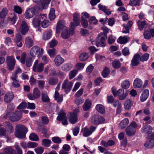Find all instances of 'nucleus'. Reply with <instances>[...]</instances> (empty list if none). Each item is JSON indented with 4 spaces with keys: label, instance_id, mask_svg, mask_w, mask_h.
Listing matches in <instances>:
<instances>
[{
    "label": "nucleus",
    "instance_id": "052dcab7",
    "mask_svg": "<svg viewBox=\"0 0 154 154\" xmlns=\"http://www.w3.org/2000/svg\"><path fill=\"white\" fill-rule=\"evenodd\" d=\"M140 2V0H130V5L134 6L137 5H139Z\"/></svg>",
    "mask_w": 154,
    "mask_h": 154
},
{
    "label": "nucleus",
    "instance_id": "13d9d810",
    "mask_svg": "<svg viewBox=\"0 0 154 154\" xmlns=\"http://www.w3.org/2000/svg\"><path fill=\"white\" fill-rule=\"evenodd\" d=\"M89 23L91 24H96L98 23L97 20L94 17H91L89 19Z\"/></svg>",
    "mask_w": 154,
    "mask_h": 154
},
{
    "label": "nucleus",
    "instance_id": "c85d7f7f",
    "mask_svg": "<svg viewBox=\"0 0 154 154\" xmlns=\"http://www.w3.org/2000/svg\"><path fill=\"white\" fill-rule=\"evenodd\" d=\"M130 38L127 36L120 37L117 39V42L121 44H125L129 40Z\"/></svg>",
    "mask_w": 154,
    "mask_h": 154
},
{
    "label": "nucleus",
    "instance_id": "7c9ffc66",
    "mask_svg": "<svg viewBox=\"0 0 154 154\" xmlns=\"http://www.w3.org/2000/svg\"><path fill=\"white\" fill-rule=\"evenodd\" d=\"M133 104V102L130 100H127L125 103L124 106L125 109L126 110H129Z\"/></svg>",
    "mask_w": 154,
    "mask_h": 154
},
{
    "label": "nucleus",
    "instance_id": "dca6fc26",
    "mask_svg": "<svg viewBox=\"0 0 154 154\" xmlns=\"http://www.w3.org/2000/svg\"><path fill=\"white\" fill-rule=\"evenodd\" d=\"M35 9L33 8L27 10L24 14L25 17L27 19L32 18L35 14Z\"/></svg>",
    "mask_w": 154,
    "mask_h": 154
},
{
    "label": "nucleus",
    "instance_id": "4468645a",
    "mask_svg": "<svg viewBox=\"0 0 154 154\" xmlns=\"http://www.w3.org/2000/svg\"><path fill=\"white\" fill-rule=\"evenodd\" d=\"M96 128V127L92 126L90 127V130L86 127L84 129L83 136L85 137L88 136L95 130Z\"/></svg>",
    "mask_w": 154,
    "mask_h": 154
},
{
    "label": "nucleus",
    "instance_id": "864d4df0",
    "mask_svg": "<svg viewBox=\"0 0 154 154\" xmlns=\"http://www.w3.org/2000/svg\"><path fill=\"white\" fill-rule=\"evenodd\" d=\"M42 100L43 102L45 103H47L49 102L50 99L46 94L42 93Z\"/></svg>",
    "mask_w": 154,
    "mask_h": 154
},
{
    "label": "nucleus",
    "instance_id": "5701e85b",
    "mask_svg": "<svg viewBox=\"0 0 154 154\" xmlns=\"http://www.w3.org/2000/svg\"><path fill=\"white\" fill-rule=\"evenodd\" d=\"M144 146L148 149L153 147H154V140L148 138V140L145 142Z\"/></svg>",
    "mask_w": 154,
    "mask_h": 154
},
{
    "label": "nucleus",
    "instance_id": "f704fd0d",
    "mask_svg": "<svg viewBox=\"0 0 154 154\" xmlns=\"http://www.w3.org/2000/svg\"><path fill=\"white\" fill-rule=\"evenodd\" d=\"M129 120L128 119L125 118L122 120L120 123L119 127L121 128H125L128 124Z\"/></svg>",
    "mask_w": 154,
    "mask_h": 154
},
{
    "label": "nucleus",
    "instance_id": "2eb2a0df",
    "mask_svg": "<svg viewBox=\"0 0 154 154\" xmlns=\"http://www.w3.org/2000/svg\"><path fill=\"white\" fill-rule=\"evenodd\" d=\"M52 35V31L50 29L45 32L43 34L42 38L45 41H47L50 39Z\"/></svg>",
    "mask_w": 154,
    "mask_h": 154
},
{
    "label": "nucleus",
    "instance_id": "e2e57ef3",
    "mask_svg": "<svg viewBox=\"0 0 154 154\" xmlns=\"http://www.w3.org/2000/svg\"><path fill=\"white\" fill-rule=\"evenodd\" d=\"M112 65L114 67H120L121 63L119 60H115L112 63Z\"/></svg>",
    "mask_w": 154,
    "mask_h": 154
},
{
    "label": "nucleus",
    "instance_id": "a18cd8bd",
    "mask_svg": "<svg viewBox=\"0 0 154 154\" xmlns=\"http://www.w3.org/2000/svg\"><path fill=\"white\" fill-rule=\"evenodd\" d=\"M14 108L15 106L13 103L9 104L7 109V113H6V115L8 116L9 114L11 112L14 110Z\"/></svg>",
    "mask_w": 154,
    "mask_h": 154
},
{
    "label": "nucleus",
    "instance_id": "c756f323",
    "mask_svg": "<svg viewBox=\"0 0 154 154\" xmlns=\"http://www.w3.org/2000/svg\"><path fill=\"white\" fill-rule=\"evenodd\" d=\"M46 18L42 19L40 23L41 26L43 28H47L50 24V21L48 20H46Z\"/></svg>",
    "mask_w": 154,
    "mask_h": 154
},
{
    "label": "nucleus",
    "instance_id": "de8ad7c7",
    "mask_svg": "<svg viewBox=\"0 0 154 154\" xmlns=\"http://www.w3.org/2000/svg\"><path fill=\"white\" fill-rule=\"evenodd\" d=\"M33 94L37 99L40 97L41 94L40 90L37 88H35L34 89Z\"/></svg>",
    "mask_w": 154,
    "mask_h": 154
},
{
    "label": "nucleus",
    "instance_id": "ddd939ff",
    "mask_svg": "<svg viewBox=\"0 0 154 154\" xmlns=\"http://www.w3.org/2000/svg\"><path fill=\"white\" fill-rule=\"evenodd\" d=\"M69 122L72 124L75 123L78 120L77 115L74 113H69L67 116Z\"/></svg>",
    "mask_w": 154,
    "mask_h": 154
},
{
    "label": "nucleus",
    "instance_id": "20e7f679",
    "mask_svg": "<svg viewBox=\"0 0 154 154\" xmlns=\"http://www.w3.org/2000/svg\"><path fill=\"white\" fill-rule=\"evenodd\" d=\"M107 35L105 33H101L98 36L96 42L97 47H104L106 46L105 40Z\"/></svg>",
    "mask_w": 154,
    "mask_h": 154
},
{
    "label": "nucleus",
    "instance_id": "0eeeda50",
    "mask_svg": "<svg viewBox=\"0 0 154 154\" xmlns=\"http://www.w3.org/2000/svg\"><path fill=\"white\" fill-rule=\"evenodd\" d=\"M46 14H43L34 17L32 20V23L33 26L35 27H38L40 24L42 19L46 18Z\"/></svg>",
    "mask_w": 154,
    "mask_h": 154
},
{
    "label": "nucleus",
    "instance_id": "9d476101",
    "mask_svg": "<svg viewBox=\"0 0 154 154\" xmlns=\"http://www.w3.org/2000/svg\"><path fill=\"white\" fill-rule=\"evenodd\" d=\"M72 83L71 82H68L67 79L65 80L62 84V88L65 89V92L68 93L71 90L72 86Z\"/></svg>",
    "mask_w": 154,
    "mask_h": 154
},
{
    "label": "nucleus",
    "instance_id": "c03bdc74",
    "mask_svg": "<svg viewBox=\"0 0 154 154\" xmlns=\"http://www.w3.org/2000/svg\"><path fill=\"white\" fill-rule=\"evenodd\" d=\"M122 87L125 89H128L130 85V82L128 80L123 81L121 83Z\"/></svg>",
    "mask_w": 154,
    "mask_h": 154
},
{
    "label": "nucleus",
    "instance_id": "3c124183",
    "mask_svg": "<svg viewBox=\"0 0 154 154\" xmlns=\"http://www.w3.org/2000/svg\"><path fill=\"white\" fill-rule=\"evenodd\" d=\"M29 137L30 139L32 140L37 141L39 140V137L38 136L34 133L30 134Z\"/></svg>",
    "mask_w": 154,
    "mask_h": 154
},
{
    "label": "nucleus",
    "instance_id": "4c0bfd02",
    "mask_svg": "<svg viewBox=\"0 0 154 154\" xmlns=\"http://www.w3.org/2000/svg\"><path fill=\"white\" fill-rule=\"evenodd\" d=\"M58 82L57 79L55 77H51L48 80V83L50 85H55Z\"/></svg>",
    "mask_w": 154,
    "mask_h": 154
},
{
    "label": "nucleus",
    "instance_id": "2f4dec72",
    "mask_svg": "<svg viewBox=\"0 0 154 154\" xmlns=\"http://www.w3.org/2000/svg\"><path fill=\"white\" fill-rule=\"evenodd\" d=\"M96 110L99 112L103 114L105 112V108L104 106L100 104H98L96 106Z\"/></svg>",
    "mask_w": 154,
    "mask_h": 154
},
{
    "label": "nucleus",
    "instance_id": "393cba45",
    "mask_svg": "<svg viewBox=\"0 0 154 154\" xmlns=\"http://www.w3.org/2000/svg\"><path fill=\"white\" fill-rule=\"evenodd\" d=\"M101 143L104 147L107 148L114 145L115 142L112 140H109L107 142L103 140L101 141Z\"/></svg>",
    "mask_w": 154,
    "mask_h": 154
},
{
    "label": "nucleus",
    "instance_id": "bf43d9fd",
    "mask_svg": "<svg viewBox=\"0 0 154 154\" xmlns=\"http://www.w3.org/2000/svg\"><path fill=\"white\" fill-rule=\"evenodd\" d=\"M26 54L25 52H23L20 58V62L23 64L25 63V61L26 60Z\"/></svg>",
    "mask_w": 154,
    "mask_h": 154
},
{
    "label": "nucleus",
    "instance_id": "423d86ee",
    "mask_svg": "<svg viewBox=\"0 0 154 154\" xmlns=\"http://www.w3.org/2000/svg\"><path fill=\"white\" fill-rule=\"evenodd\" d=\"M9 119L12 122H16L20 120L22 115V112L21 111H17L15 112H12L10 114Z\"/></svg>",
    "mask_w": 154,
    "mask_h": 154
},
{
    "label": "nucleus",
    "instance_id": "bb28decb",
    "mask_svg": "<svg viewBox=\"0 0 154 154\" xmlns=\"http://www.w3.org/2000/svg\"><path fill=\"white\" fill-rule=\"evenodd\" d=\"M54 99L58 103H60L63 100V95L62 94L60 95L58 91H56L55 92Z\"/></svg>",
    "mask_w": 154,
    "mask_h": 154
},
{
    "label": "nucleus",
    "instance_id": "f3484780",
    "mask_svg": "<svg viewBox=\"0 0 154 154\" xmlns=\"http://www.w3.org/2000/svg\"><path fill=\"white\" fill-rule=\"evenodd\" d=\"M14 96V94L12 92L6 93L4 96V101L7 103H10L12 100Z\"/></svg>",
    "mask_w": 154,
    "mask_h": 154
},
{
    "label": "nucleus",
    "instance_id": "e433bc0d",
    "mask_svg": "<svg viewBox=\"0 0 154 154\" xmlns=\"http://www.w3.org/2000/svg\"><path fill=\"white\" fill-rule=\"evenodd\" d=\"M55 17L54 9L53 8H51L49 14V18L50 20H52L55 18Z\"/></svg>",
    "mask_w": 154,
    "mask_h": 154
},
{
    "label": "nucleus",
    "instance_id": "680f3d73",
    "mask_svg": "<svg viewBox=\"0 0 154 154\" xmlns=\"http://www.w3.org/2000/svg\"><path fill=\"white\" fill-rule=\"evenodd\" d=\"M7 10L5 8L3 9L0 12V17L1 18H4L7 14Z\"/></svg>",
    "mask_w": 154,
    "mask_h": 154
},
{
    "label": "nucleus",
    "instance_id": "7ed1b4c3",
    "mask_svg": "<svg viewBox=\"0 0 154 154\" xmlns=\"http://www.w3.org/2000/svg\"><path fill=\"white\" fill-rule=\"evenodd\" d=\"M44 50L37 46H34L31 49L30 52V55L32 57H35L38 55V58H40L41 55L43 54Z\"/></svg>",
    "mask_w": 154,
    "mask_h": 154
},
{
    "label": "nucleus",
    "instance_id": "a211bd4d",
    "mask_svg": "<svg viewBox=\"0 0 154 154\" xmlns=\"http://www.w3.org/2000/svg\"><path fill=\"white\" fill-rule=\"evenodd\" d=\"M54 61L55 64L57 66H59L62 64L65 60L60 55H58L55 57Z\"/></svg>",
    "mask_w": 154,
    "mask_h": 154
},
{
    "label": "nucleus",
    "instance_id": "f03ea898",
    "mask_svg": "<svg viewBox=\"0 0 154 154\" xmlns=\"http://www.w3.org/2000/svg\"><path fill=\"white\" fill-rule=\"evenodd\" d=\"M27 131L28 129L25 126L18 125L16 126L15 136L18 138H24L26 137V134Z\"/></svg>",
    "mask_w": 154,
    "mask_h": 154
},
{
    "label": "nucleus",
    "instance_id": "f8f14e48",
    "mask_svg": "<svg viewBox=\"0 0 154 154\" xmlns=\"http://www.w3.org/2000/svg\"><path fill=\"white\" fill-rule=\"evenodd\" d=\"M6 63L9 67H14L15 66L16 60L13 56H8L7 57Z\"/></svg>",
    "mask_w": 154,
    "mask_h": 154
},
{
    "label": "nucleus",
    "instance_id": "72a5a7b5",
    "mask_svg": "<svg viewBox=\"0 0 154 154\" xmlns=\"http://www.w3.org/2000/svg\"><path fill=\"white\" fill-rule=\"evenodd\" d=\"M66 114L63 112L60 111L58 113V116L57 117V119L60 121H61L62 120L66 119Z\"/></svg>",
    "mask_w": 154,
    "mask_h": 154
},
{
    "label": "nucleus",
    "instance_id": "4be33fe9",
    "mask_svg": "<svg viewBox=\"0 0 154 154\" xmlns=\"http://www.w3.org/2000/svg\"><path fill=\"white\" fill-rule=\"evenodd\" d=\"M34 44L33 40L30 37H27L25 39V45L26 47L30 48Z\"/></svg>",
    "mask_w": 154,
    "mask_h": 154
},
{
    "label": "nucleus",
    "instance_id": "412c9836",
    "mask_svg": "<svg viewBox=\"0 0 154 154\" xmlns=\"http://www.w3.org/2000/svg\"><path fill=\"white\" fill-rule=\"evenodd\" d=\"M152 128L150 125H146L142 128V132L146 134H149L152 131Z\"/></svg>",
    "mask_w": 154,
    "mask_h": 154
},
{
    "label": "nucleus",
    "instance_id": "c9c22d12",
    "mask_svg": "<svg viewBox=\"0 0 154 154\" xmlns=\"http://www.w3.org/2000/svg\"><path fill=\"white\" fill-rule=\"evenodd\" d=\"M51 141L50 140L47 139H44L42 140V144L45 147H49L51 143Z\"/></svg>",
    "mask_w": 154,
    "mask_h": 154
},
{
    "label": "nucleus",
    "instance_id": "8fccbe9b",
    "mask_svg": "<svg viewBox=\"0 0 154 154\" xmlns=\"http://www.w3.org/2000/svg\"><path fill=\"white\" fill-rule=\"evenodd\" d=\"M137 23L139 28L140 30H141L144 26L146 24V22L144 20L142 21H141L140 20H138L137 21Z\"/></svg>",
    "mask_w": 154,
    "mask_h": 154
},
{
    "label": "nucleus",
    "instance_id": "cd10ccee",
    "mask_svg": "<svg viewBox=\"0 0 154 154\" xmlns=\"http://www.w3.org/2000/svg\"><path fill=\"white\" fill-rule=\"evenodd\" d=\"M143 85L142 80L139 78H136L134 80L133 83V86L135 88H140Z\"/></svg>",
    "mask_w": 154,
    "mask_h": 154
},
{
    "label": "nucleus",
    "instance_id": "5fc2aeb1",
    "mask_svg": "<svg viewBox=\"0 0 154 154\" xmlns=\"http://www.w3.org/2000/svg\"><path fill=\"white\" fill-rule=\"evenodd\" d=\"M44 64L42 63H39V61L38 60H36L33 65V67H43Z\"/></svg>",
    "mask_w": 154,
    "mask_h": 154
},
{
    "label": "nucleus",
    "instance_id": "4d7b16f0",
    "mask_svg": "<svg viewBox=\"0 0 154 154\" xmlns=\"http://www.w3.org/2000/svg\"><path fill=\"white\" fill-rule=\"evenodd\" d=\"M116 39V38L115 37L112 35H110L108 38V44L111 45L113 43Z\"/></svg>",
    "mask_w": 154,
    "mask_h": 154
},
{
    "label": "nucleus",
    "instance_id": "473e14b6",
    "mask_svg": "<svg viewBox=\"0 0 154 154\" xmlns=\"http://www.w3.org/2000/svg\"><path fill=\"white\" fill-rule=\"evenodd\" d=\"M98 6L100 10L102 11L106 14L109 15L110 14V11L109 9H107L105 6H103L100 4H98Z\"/></svg>",
    "mask_w": 154,
    "mask_h": 154
},
{
    "label": "nucleus",
    "instance_id": "49530a36",
    "mask_svg": "<svg viewBox=\"0 0 154 154\" xmlns=\"http://www.w3.org/2000/svg\"><path fill=\"white\" fill-rule=\"evenodd\" d=\"M3 151L5 154H14L15 152L14 150L10 147L5 148L4 149Z\"/></svg>",
    "mask_w": 154,
    "mask_h": 154
},
{
    "label": "nucleus",
    "instance_id": "09e8293b",
    "mask_svg": "<svg viewBox=\"0 0 154 154\" xmlns=\"http://www.w3.org/2000/svg\"><path fill=\"white\" fill-rule=\"evenodd\" d=\"M110 72V71L109 68H105L102 72V75L103 77H107Z\"/></svg>",
    "mask_w": 154,
    "mask_h": 154
},
{
    "label": "nucleus",
    "instance_id": "9b49d317",
    "mask_svg": "<svg viewBox=\"0 0 154 154\" xmlns=\"http://www.w3.org/2000/svg\"><path fill=\"white\" fill-rule=\"evenodd\" d=\"M29 30V27L27 23L24 21H22L20 26V31L21 34L26 35Z\"/></svg>",
    "mask_w": 154,
    "mask_h": 154
},
{
    "label": "nucleus",
    "instance_id": "338daca9",
    "mask_svg": "<svg viewBox=\"0 0 154 154\" xmlns=\"http://www.w3.org/2000/svg\"><path fill=\"white\" fill-rule=\"evenodd\" d=\"M144 37L146 39H150L152 37L150 32L148 31H145L143 33Z\"/></svg>",
    "mask_w": 154,
    "mask_h": 154
},
{
    "label": "nucleus",
    "instance_id": "69168bd1",
    "mask_svg": "<svg viewBox=\"0 0 154 154\" xmlns=\"http://www.w3.org/2000/svg\"><path fill=\"white\" fill-rule=\"evenodd\" d=\"M52 141L56 143L59 144L61 142V140L59 137H54L51 139Z\"/></svg>",
    "mask_w": 154,
    "mask_h": 154
},
{
    "label": "nucleus",
    "instance_id": "6e6552de",
    "mask_svg": "<svg viewBox=\"0 0 154 154\" xmlns=\"http://www.w3.org/2000/svg\"><path fill=\"white\" fill-rule=\"evenodd\" d=\"M105 121V119L102 116H99L97 114H94L92 116L91 122L94 125L103 123Z\"/></svg>",
    "mask_w": 154,
    "mask_h": 154
},
{
    "label": "nucleus",
    "instance_id": "774afa93",
    "mask_svg": "<svg viewBox=\"0 0 154 154\" xmlns=\"http://www.w3.org/2000/svg\"><path fill=\"white\" fill-rule=\"evenodd\" d=\"M37 154H42L44 151V148L42 147H38L35 149Z\"/></svg>",
    "mask_w": 154,
    "mask_h": 154
},
{
    "label": "nucleus",
    "instance_id": "aec40b11",
    "mask_svg": "<svg viewBox=\"0 0 154 154\" xmlns=\"http://www.w3.org/2000/svg\"><path fill=\"white\" fill-rule=\"evenodd\" d=\"M117 95L119 96V99L120 100L124 99L127 96L128 94L124 92V90L123 89H120L117 91Z\"/></svg>",
    "mask_w": 154,
    "mask_h": 154
},
{
    "label": "nucleus",
    "instance_id": "6e6d98bb",
    "mask_svg": "<svg viewBox=\"0 0 154 154\" xmlns=\"http://www.w3.org/2000/svg\"><path fill=\"white\" fill-rule=\"evenodd\" d=\"M57 44V41L55 39H53L49 43L48 45L50 48H52L56 46Z\"/></svg>",
    "mask_w": 154,
    "mask_h": 154
},
{
    "label": "nucleus",
    "instance_id": "79ce46f5",
    "mask_svg": "<svg viewBox=\"0 0 154 154\" xmlns=\"http://www.w3.org/2000/svg\"><path fill=\"white\" fill-rule=\"evenodd\" d=\"M41 6L43 9H45L47 5L48 4L51 0H40Z\"/></svg>",
    "mask_w": 154,
    "mask_h": 154
},
{
    "label": "nucleus",
    "instance_id": "603ef678",
    "mask_svg": "<svg viewBox=\"0 0 154 154\" xmlns=\"http://www.w3.org/2000/svg\"><path fill=\"white\" fill-rule=\"evenodd\" d=\"M78 70L75 69L71 71L69 74V77L70 79H71L74 78L77 73Z\"/></svg>",
    "mask_w": 154,
    "mask_h": 154
},
{
    "label": "nucleus",
    "instance_id": "37998d69",
    "mask_svg": "<svg viewBox=\"0 0 154 154\" xmlns=\"http://www.w3.org/2000/svg\"><path fill=\"white\" fill-rule=\"evenodd\" d=\"M47 52L51 57H54L57 54L56 50L54 48L48 50Z\"/></svg>",
    "mask_w": 154,
    "mask_h": 154
},
{
    "label": "nucleus",
    "instance_id": "ea45409f",
    "mask_svg": "<svg viewBox=\"0 0 154 154\" xmlns=\"http://www.w3.org/2000/svg\"><path fill=\"white\" fill-rule=\"evenodd\" d=\"M89 57L88 54L86 53H83L80 54L79 58L82 61H84L87 60Z\"/></svg>",
    "mask_w": 154,
    "mask_h": 154
},
{
    "label": "nucleus",
    "instance_id": "a19ab883",
    "mask_svg": "<svg viewBox=\"0 0 154 154\" xmlns=\"http://www.w3.org/2000/svg\"><path fill=\"white\" fill-rule=\"evenodd\" d=\"M17 20V15L14 14L13 16L11 17H9L8 19V21L12 24H14L16 21Z\"/></svg>",
    "mask_w": 154,
    "mask_h": 154
},
{
    "label": "nucleus",
    "instance_id": "58836bf2",
    "mask_svg": "<svg viewBox=\"0 0 154 154\" xmlns=\"http://www.w3.org/2000/svg\"><path fill=\"white\" fill-rule=\"evenodd\" d=\"M149 54L146 53L140 57V61L144 62L147 61L149 58Z\"/></svg>",
    "mask_w": 154,
    "mask_h": 154
},
{
    "label": "nucleus",
    "instance_id": "0e129e2a",
    "mask_svg": "<svg viewBox=\"0 0 154 154\" xmlns=\"http://www.w3.org/2000/svg\"><path fill=\"white\" fill-rule=\"evenodd\" d=\"M122 53L125 56H127L130 54L129 49L127 47H125L122 49Z\"/></svg>",
    "mask_w": 154,
    "mask_h": 154
},
{
    "label": "nucleus",
    "instance_id": "6ab92c4d",
    "mask_svg": "<svg viewBox=\"0 0 154 154\" xmlns=\"http://www.w3.org/2000/svg\"><path fill=\"white\" fill-rule=\"evenodd\" d=\"M140 55L138 54H135L131 60V64L133 66H136L139 63Z\"/></svg>",
    "mask_w": 154,
    "mask_h": 154
},
{
    "label": "nucleus",
    "instance_id": "39448f33",
    "mask_svg": "<svg viewBox=\"0 0 154 154\" xmlns=\"http://www.w3.org/2000/svg\"><path fill=\"white\" fill-rule=\"evenodd\" d=\"M137 125L135 122H133L125 129V131L126 134L131 136L134 135L136 132V128Z\"/></svg>",
    "mask_w": 154,
    "mask_h": 154
},
{
    "label": "nucleus",
    "instance_id": "b1692460",
    "mask_svg": "<svg viewBox=\"0 0 154 154\" xmlns=\"http://www.w3.org/2000/svg\"><path fill=\"white\" fill-rule=\"evenodd\" d=\"M149 95V91L147 89H145L142 93L140 97V100L141 102H143L147 98Z\"/></svg>",
    "mask_w": 154,
    "mask_h": 154
},
{
    "label": "nucleus",
    "instance_id": "f257e3e1",
    "mask_svg": "<svg viewBox=\"0 0 154 154\" xmlns=\"http://www.w3.org/2000/svg\"><path fill=\"white\" fill-rule=\"evenodd\" d=\"M80 16L77 13H75L73 15V22L70 24V28L69 29L67 28L62 31L61 36L64 39L69 38L70 36L73 35L75 34V26L80 24Z\"/></svg>",
    "mask_w": 154,
    "mask_h": 154
},
{
    "label": "nucleus",
    "instance_id": "a878e982",
    "mask_svg": "<svg viewBox=\"0 0 154 154\" xmlns=\"http://www.w3.org/2000/svg\"><path fill=\"white\" fill-rule=\"evenodd\" d=\"M91 101L89 100L88 99H87L83 106V109L84 111H86L89 110L91 106Z\"/></svg>",
    "mask_w": 154,
    "mask_h": 154
},
{
    "label": "nucleus",
    "instance_id": "1a4fd4ad",
    "mask_svg": "<svg viewBox=\"0 0 154 154\" xmlns=\"http://www.w3.org/2000/svg\"><path fill=\"white\" fill-rule=\"evenodd\" d=\"M65 21L63 20H60L57 22L56 27V32L57 34L67 28L66 26Z\"/></svg>",
    "mask_w": 154,
    "mask_h": 154
}]
</instances>
